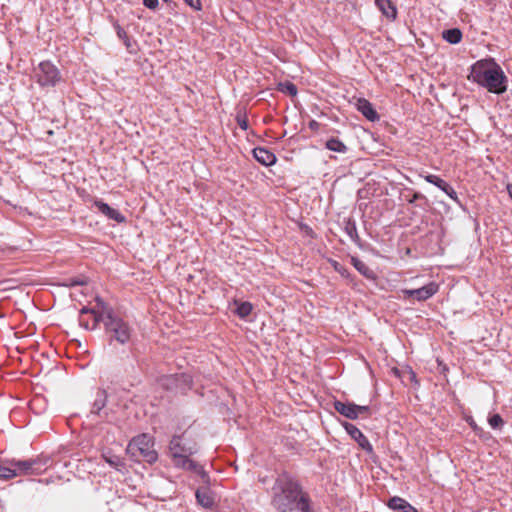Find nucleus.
<instances>
[{"mask_svg": "<svg viewBox=\"0 0 512 512\" xmlns=\"http://www.w3.org/2000/svg\"><path fill=\"white\" fill-rule=\"evenodd\" d=\"M507 191L509 193V196L512 198V184L507 185Z\"/></svg>", "mask_w": 512, "mask_h": 512, "instance_id": "41", "label": "nucleus"}, {"mask_svg": "<svg viewBox=\"0 0 512 512\" xmlns=\"http://www.w3.org/2000/svg\"><path fill=\"white\" fill-rule=\"evenodd\" d=\"M344 428L346 432L351 436V438L354 439L364 451L367 453L373 452V446L359 428L348 422L344 424Z\"/></svg>", "mask_w": 512, "mask_h": 512, "instance_id": "13", "label": "nucleus"}, {"mask_svg": "<svg viewBox=\"0 0 512 512\" xmlns=\"http://www.w3.org/2000/svg\"><path fill=\"white\" fill-rule=\"evenodd\" d=\"M420 176L422 178H424V180L430 184H433L434 186H436L437 188H439L440 190H442L445 194H447V196L452 199L456 204L458 205H461V201L456 193V191L454 190V188L449 184L447 183L445 180H443L442 178H440L439 176L437 175H434V174H426V175H423V174H420Z\"/></svg>", "mask_w": 512, "mask_h": 512, "instance_id": "10", "label": "nucleus"}, {"mask_svg": "<svg viewBox=\"0 0 512 512\" xmlns=\"http://www.w3.org/2000/svg\"><path fill=\"white\" fill-rule=\"evenodd\" d=\"M334 409L344 417L355 420L357 419V413L355 412V403H344L339 400L334 402Z\"/></svg>", "mask_w": 512, "mask_h": 512, "instance_id": "18", "label": "nucleus"}, {"mask_svg": "<svg viewBox=\"0 0 512 512\" xmlns=\"http://www.w3.org/2000/svg\"><path fill=\"white\" fill-rule=\"evenodd\" d=\"M254 158L264 166H271L276 163V156L273 152L264 147H256L253 149Z\"/></svg>", "mask_w": 512, "mask_h": 512, "instance_id": "16", "label": "nucleus"}, {"mask_svg": "<svg viewBox=\"0 0 512 512\" xmlns=\"http://www.w3.org/2000/svg\"><path fill=\"white\" fill-rule=\"evenodd\" d=\"M351 263L354 266V268L364 277L368 279L374 278V272L359 258L352 257Z\"/></svg>", "mask_w": 512, "mask_h": 512, "instance_id": "24", "label": "nucleus"}, {"mask_svg": "<svg viewBox=\"0 0 512 512\" xmlns=\"http://www.w3.org/2000/svg\"><path fill=\"white\" fill-rule=\"evenodd\" d=\"M438 290L439 285L432 281L417 289H404L402 293L404 298H415L417 301H426L434 296Z\"/></svg>", "mask_w": 512, "mask_h": 512, "instance_id": "9", "label": "nucleus"}, {"mask_svg": "<svg viewBox=\"0 0 512 512\" xmlns=\"http://www.w3.org/2000/svg\"><path fill=\"white\" fill-rule=\"evenodd\" d=\"M165 3H170L171 0H163Z\"/></svg>", "mask_w": 512, "mask_h": 512, "instance_id": "42", "label": "nucleus"}, {"mask_svg": "<svg viewBox=\"0 0 512 512\" xmlns=\"http://www.w3.org/2000/svg\"><path fill=\"white\" fill-rule=\"evenodd\" d=\"M488 423L493 429H500L504 425V421L499 414L490 416Z\"/></svg>", "mask_w": 512, "mask_h": 512, "instance_id": "30", "label": "nucleus"}, {"mask_svg": "<svg viewBox=\"0 0 512 512\" xmlns=\"http://www.w3.org/2000/svg\"><path fill=\"white\" fill-rule=\"evenodd\" d=\"M102 321L110 342L116 341L119 344L125 345L130 341L133 329L128 322L114 314L112 310L105 312Z\"/></svg>", "mask_w": 512, "mask_h": 512, "instance_id": "3", "label": "nucleus"}, {"mask_svg": "<svg viewBox=\"0 0 512 512\" xmlns=\"http://www.w3.org/2000/svg\"><path fill=\"white\" fill-rule=\"evenodd\" d=\"M35 77L41 87H54L62 79L59 69L51 61L40 62Z\"/></svg>", "mask_w": 512, "mask_h": 512, "instance_id": "6", "label": "nucleus"}, {"mask_svg": "<svg viewBox=\"0 0 512 512\" xmlns=\"http://www.w3.org/2000/svg\"><path fill=\"white\" fill-rule=\"evenodd\" d=\"M325 148L337 152V153H346L348 151V147L338 138L331 137L325 142Z\"/></svg>", "mask_w": 512, "mask_h": 512, "instance_id": "23", "label": "nucleus"}, {"mask_svg": "<svg viewBox=\"0 0 512 512\" xmlns=\"http://www.w3.org/2000/svg\"><path fill=\"white\" fill-rule=\"evenodd\" d=\"M154 443L150 436L142 434L134 437L127 446V453L132 457L143 459L148 463H154L157 458V452L153 448Z\"/></svg>", "mask_w": 512, "mask_h": 512, "instance_id": "4", "label": "nucleus"}, {"mask_svg": "<svg viewBox=\"0 0 512 512\" xmlns=\"http://www.w3.org/2000/svg\"><path fill=\"white\" fill-rule=\"evenodd\" d=\"M319 123L316 121V120H311L309 122V127L312 129V130H317L319 128Z\"/></svg>", "mask_w": 512, "mask_h": 512, "instance_id": "39", "label": "nucleus"}, {"mask_svg": "<svg viewBox=\"0 0 512 512\" xmlns=\"http://www.w3.org/2000/svg\"><path fill=\"white\" fill-rule=\"evenodd\" d=\"M191 455H176L172 459L173 466L185 471H191L201 477L204 482L209 480L207 472L203 466L190 458Z\"/></svg>", "mask_w": 512, "mask_h": 512, "instance_id": "8", "label": "nucleus"}, {"mask_svg": "<svg viewBox=\"0 0 512 512\" xmlns=\"http://www.w3.org/2000/svg\"><path fill=\"white\" fill-rule=\"evenodd\" d=\"M143 5L151 10H154L158 7L159 1L158 0H143Z\"/></svg>", "mask_w": 512, "mask_h": 512, "instance_id": "35", "label": "nucleus"}, {"mask_svg": "<svg viewBox=\"0 0 512 512\" xmlns=\"http://www.w3.org/2000/svg\"><path fill=\"white\" fill-rule=\"evenodd\" d=\"M442 38L450 44H458L462 40V32L458 28L446 29L442 32Z\"/></svg>", "mask_w": 512, "mask_h": 512, "instance_id": "25", "label": "nucleus"}, {"mask_svg": "<svg viewBox=\"0 0 512 512\" xmlns=\"http://www.w3.org/2000/svg\"><path fill=\"white\" fill-rule=\"evenodd\" d=\"M355 412L357 413V418L360 415L368 414L370 412V407L368 405H357L355 404Z\"/></svg>", "mask_w": 512, "mask_h": 512, "instance_id": "33", "label": "nucleus"}, {"mask_svg": "<svg viewBox=\"0 0 512 512\" xmlns=\"http://www.w3.org/2000/svg\"><path fill=\"white\" fill-rule=\"evenodd\" d=\"M16 477L15 467L8 461V465H0V479H12Z\"/></svg>", "mask_w": 512, "mask_h": 512, "instance_id": "27", "label": "nucleus"}, {"mask_svg": "<svg viewBox=\"0 0 512 512\" xmlns=\"http://www.w3.org/2000/svg\"><path fill=\"white\" fill-rule=\"evenodd\" d=\"M252 309L253 307L250 302H240L237 304L236 313L240 318L244 319L250 315Z\"/></svg>", "mask_w": 512, "mask_h": 512, "instance_id": "28", "label": "nucleus"}, {"mask_svg": "<svg viewBox=\"0 0 512 512\" xmlns=\"http://www.w3.org/2000/svg\"><path fill=\"white\" fill-rule=\"evenodd\" d=\"M236 122L242 130L248 129V119L245 112H238L236 115Z\"/></svg>", "mask_w": 512, "mask_h": 512, "instance_id": "31", "label": "nucleus"}, {"mask_svg": "<svg viewBox=\"0 0 512 512\" xmlns=\"http://www.w3.org/2000/svg\"><path fill=\"white\" fill-rule=\"evenodd\" d=\"M103 458L106 463H108L111 467L115 468L119 472H123L126 469V464L123 458L118 455L108 452L103 454Z\"/></svg>", "mask_w": 512, "mask_h": 512, "instance_id": "21", "label": "nucleus"}, {"mask_svg": "<svg viewBox=\"0 0 512 512\" xmlns=\"http://www.w3.org/2000/svg\"><path fill=\"white\" fill-rule=\"evenodd\" d=\"M333 266H334V269L337 272H339L342 276H344V277L349 276L348 270L346 268H344L342 265H340L338 262H334Z\"/></svg>", "mask_w": 512, "mask_h": 512, "instance_id": "34", "label": "nucleus"}, {"mask_svg": "<svg viewBox=\"0 0 512 512\" xmlns=\"http://www.w3.org/2000/svg\"><path fill=\"white\" fill-rule=\"evenodd\" d=\"M344 231L349 238L359 247H361V239L358 235L357 226L355 220L351 218H345L343 220Z\"/></svg>", "mask_w": 512, "mask_h": 512, "instance_id": "20", "label": "nucleus"}, {"mask_svg": "<svg viewBox=\"0 0 512 512\" xmlns=\"http://www.w3.org/2000/svg\"><path fill=\"white\" fill-rule=\"evenodd\" d=\"M198 449L196 444L187 446L183 443L182 435H174L169 442V453L171 458L176 455H194Z\"/></svg>", "mask_w": 512, "mask_h": 512, "instance_id": "11", "label": "nucleus"}, {"mask_svg": "<svg viewBox=\"0 0 512 512\" xmlns=\"http://www.w3.org/2000/svg\"><path fill=\"white\" fill-rule=\"evenodd\" d=\"M11 465L15 467L16 476L20 475H37L46 469L47 460L41 458H32L27 460H10Z\"/></svg>", "mask_w": 512, "mask_h": 512, "instance_id": "7", "label": "nucleus"}, {"mask_svg": "<svg viewBox=\"0 0 512 512\" xmlns=\"http://www.w3.org/2000/svg\"><path fill=\"white\" fill-rule=\"evenodd\" d=\"M387 506L401 512H418V510L405 499L394 496L388 500Z\"/></svg>", "mask_w": 512, "mask_h": 512, "instance_id": "17", "label": "nucleus"}, {"mask_svg": "<svg viewBox=\"0 0 512 512\" xmlns=\"http://www.w3.org/2000/svg\"><path fill=\"white\" fill-rule=\"evenodd\" d=\"M197 502L204 508H210L214 504V499L209 489H198L196 491Z\"/></svg>", "mask_w": 512, "mask_h": 512, "instance_id": "22", "label": "nucleus"}, {"mask_svg": "<svg viewBox=\"0 0 512 512\" xmlns=\"http://www.w3.org/2000/svg\"><path fill=\"white\" fill-rule=\"evenodd\" d=\"M124 45L129 49L131 47V40L127 36V38H123Z\"/></svg>", "mask_w": 512, "mask_h": 512, "instance_id": "40", "label": "nucleus"}, {"mask_svg": "<svg viewBox=\"0 0 512 512\" xmlns=\"http://www.w3.org/2000/svg\"><path fill=\"white\" fill-rule=\"evenodd\" d=\"M158 382L163 389L175 394H185L192 387V377L186 373L164 375Z\"/></svg>", "mask_w": 512, "mask_h": 512, "instance_id": "5", "label": "nucleus"}, {"mask_svg": "<svg viewBox=\"0 0 512 512\" xmlns=\"http://www.w3.org/2000/svg\"><path fill=\"white\" fill-rule=\"evenodd\" d=\"M115 29H116L117 36L121 40H123V38H127L128 35H127L126 31L119 24L115 25Z\"/></svg>", "mask_w": 512, "mask_h": 512, "instance_id": "38", "label": "nucleus"}, {"mask_svg": "<svg viewBox=\"0 0 512 512\" xmlns=\"http://www.w3.org/2000/svg\"><path fill=\"white\" fill-rule=\"evenodd\" d=\"M186 4H188L194 10H201V2L200 0H184Z\"/></svg>", "mask_w": 512, "mask_h": 512, "instance_id": "37", "label": "nucleus"}, {"mask_svg": "<svg viewBox=\"0 0 512 512\" xmlns=\"http://www.w3.org/2000/svg\"><path fill=\"white\" fill-rule=\"evenodd\" d=\"M468 79L490 93L503 94L507 90L508 78L494 59L479 60L474 63Z\"/></svg>", "mask_w": 512, "mask_h": 512, "instance_id": "2", "label": "nucleus"}, {"mask_svg": "<svg viewBox=\"0 0 512 512\" xmlns=\"http://www.w3.org/2000/svg\"><path fill=\"white\" fill-rule=\"evenodd\" d=\"M418 200H427L425 195L420 192H415L410 199H408L409 204H413Z\"/></svg>", "mask_w": 512, "mask_h": 512, "instance_id": "36", "label": "nucleus"}, {"mask_svg": "<svg viewBox=\"0 0 512 512\" xmlns=\"http://www.w3.org/2000/svg\"><path fill=\"white\" fill-rule=\"evenodd\" d=\"M278 90L291 96H296L298 92L296 85L290 81L280 82Z\"/></svg>", "mask_w": 512, "mask_h": 512, "instance_id": "29", "label": "nucleus"}, {"mask_svg": "<svg viewBox=\"0 0 512 512\" xmlns=\"http://www.w3.org/2000/svg\"><path fill=\"white\" fill-rule=\"evenodd\" d=\"M375 5L381 11V13L388 19H396L397 9L391 0H375Z\"/></svg>", "mask_w": 512, "mask_h": 512, "instance_id": "19", "label": "nucleus"}, {"mask_svg": "<svg viewBox=\"0 0 512 512\" xmlns=\"http://www.w3.org/2000/svg\"><path fill=\"white\" fill-rule=\"evenodd\" d=\"M107 403V393L103 389H98L96 392V397L92 403V407L90 410V415L98 416L107 421H110L108 416V412L104 410Z\"/></svg>", "mask_w": 512, "mask_h": 512, "instance_id": "12", "label": "nucleus"}, {"mask_svg": "<svg viewBox=\"0 0 512 512\" xmlns=\"http://www.w3.org/2000/svg\"><path fill=\"white\" fill-rule=\"evenodd\" d=\"M94 206L101 214L105 215L110 220H114L117 223H124L126 221V217L119 210L110 207L102 200H95Z\"/></svg>", "mask_w": 512, "mask_h": 512, "instance_id": "14", "label": "nucleus"}, {"mask_svg": "<svg viewBox=\"0 0 512 512\" xmlns=\"http://www.w3.org/2000/svg\"><path fill=\"white\" fill-rule=\"evenodd\" d=\"M357 110L369 121L375 122L379 120V114L373 105L365 98H359L356 102Z\"/></svg>", "mask_w": 512, "mask_h": 512, "instance_id": "15", "label": "nucleus"}, {"mask_svg": "<svg viewBox=\"0 0 512 512\" xmlns=\"http://www.w3.org/2000/svg\"><path fill=\"white\" fill-rule=\"evenodd\" d=\"M87 313H92L94 315V319H93V323L92 325L89 324L88 321H85L83 318H80L79 319V324L81 327L85 328V329H95L96 326H97V323L99 321V317L96 315L95 311L93 309H89L87 307H83L81 310H80V314L83 315V314H87Z\"/></svg>", "mask_w": 512, "mask_h": 512, "instance_id": "26", "label": "nucleus"}, {"mask_svg": "<svg viewBox=\"0 0 512 512\" xmlns=\"http://www.w3.org/2000/svg\"><path fill=\"white\" fill-rule=\"evenodd\" d=\"M271 505L278 512H314L309 495L299 481L288 473L280 474L272 487Z\"/></svg>", "mask_w": 512, "mask_h": 512, "instance_id": "1", "label": "nucleus"}, {"mask_svg": "<svg viewBox=\"0 0 512 512\" xmlns=\"http://www.w3.org/2000/svg\"><path fill=\"white\" fill-rule=\"evenodd\" d=\"M87 284V279L85 278H77L69 280V283L66 286L74 287V286H83Z\"/></svg>", "mask_w": 512, "mask_h": 512, "instance_id": "32", "label": "nucleus"}]
</instances>
